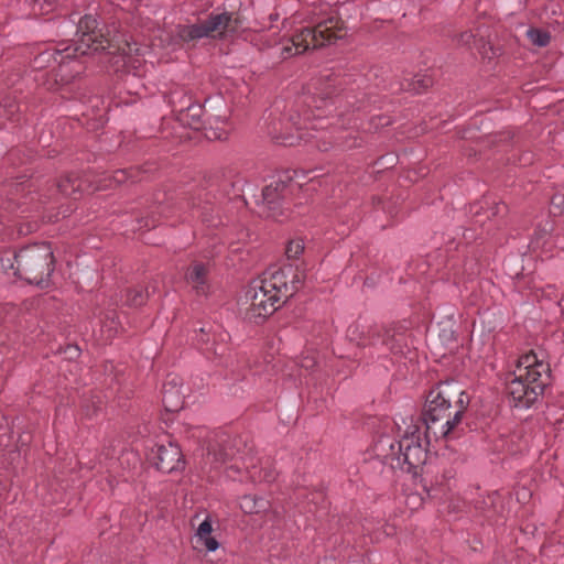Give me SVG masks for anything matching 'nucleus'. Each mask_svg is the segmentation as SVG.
Masks as SVG:
<instances>
[{"mask_svg":"<svg viewBox=\"0 0 564 564\" xmlns=\"http://www.w3.org/2000/svg\"><path fill=\"white\" fill-rule=\"evenodd\" d=\"M505 208H506V206L503 204L497 206L498 212H500V209H505Z\"/></svg>","mask_w":564,"mask_h":564,"instance_id":"35","label":"nucleus"},{"mask_svg":"<svg viewBox=\"0 0 564 564\" xmlns=\"http://www.w3.org/2000/svg\"><path fill=\"white\" fill-rule=\"evenodd\" d=\"M550 366L533 351L522 355L514 370L507 377V392L516 405L529 408L549 383Z\"/></svg>","mask_w":564,"mask_h":564,"instance_id":"7","label":"nucleus"},{"mask_svg":"<svg viewBox=\"0 0 564 564\" xmlns=\"http://www.w3.org/2000/svg\"><path fill=\"white\" fill-rule=\"evenodd\" d=\"M527 37L532 45L538 47H544L550 43L551 35L547 31L536 28H530L527 30Z\"/></svg>","mask_w":564,"mask_h":564,"instance_id":"24","label":"nucleus"},{"mask_svg":"<svg viewBox=\"0 0 564 564\" xmlns=\"http://www.w3.org/2000/svg\"><path fill=\"white\" fill-rule=\"evenodd\" d=\"M304 250V242L302 239L291 240L285 249L289 259H296Z\"/></svg>","mask_w":564,"mask_h":564,"instance_id":"27","label":"nucleus"},{"mask_svg":"<svg viewBox=\"0 0 564 564\" xmlns=\"http://www.w3.org/2000/svg\"><path fill=\"white\" fill-rule=\"evenodd\" d=\"M334 87L335 85L332 82L322 84L319 80H316L310 84L307 91L296 99L294 108L289 113L291 124L299 131L296 140H304L306 142L315 140L316 147L321 151H327L332 141L343 149H351L359 145L357 137L352 135V132L346 135H334L333 132H329V135L324 133L321 137L308 132V130L318 131L328 128V124H323L322 113L324 107L328 108L332 105L328 99L334 91ZM358 121L359 118H346V113L340 111L336 123L332 122L329 126L352 129L358 127Z\"/></svg>","mask_w":564,"mask_h":564,"instance_id":"1","label":"nucleus"},{"mask_svg":"<svg viewBox=\"0 0 564 564\" xmlns=\"http://www.w3.org/2000/svg\"><path fill=\"white\" fill-rule=\"evenodd\" d=\"M140 170L137 167L122 169L104 174L96 182H91L88 176L83 178L78 173H70L63 176L57 183L58 192L67 197L77 198L83 192L93 189H108L128 181H141Z\"/></svg>","mask_w":564,"mask_h":564,"instance_id":"10","label":"nucleus"},{"mask_svg":"<svg viewBox=\"0 0 564 564\" xmlns=\"http://www.w3.org/2000/svg\"><path fill=\"white\" fill-rule=\"evenodd\" d=\"M344 36L343 22L336 15L321 20L314 26L303 28L289 39L281 47L282 58L302 54L310 48H318Z\"/></svg>","mask_w":564,"mask_h":564,"instance_id":"9","label":"nucleus"},{"mask_svg":"<svg viewBox=\"0 0 564 564\" xmlns=\"http://www.w3.org/2000/svg\"><path fill=\"white\" fill-rule=\"evenodd\" d=\"M188 112L193 116V129H199L200 128V116L203 112V109L198 105H193V107L188 108Z\"/></svg>","mask_w":564,"mask_h":564,"instance_id":"28","label":"nucleus"},{"mask_svg":"<svg viewBox=\"0 0 564 564\" xmlns=\"http://www.w3.org/2000/svg\"><path fill=\"white\" fill-rule=\"evenodd\" d=\"M288 191V184L283 180L272 181L261 193V215L278 218L282 214L281 200Z\"/></svg>","mask_w":564,"mask_h":564,"instance_id":"15","label":"nucleus"},{"mask_svg":"<svg viewBox=\"0 0 564 564\" xmlns=\"http://www.w3.org/2000/svg\"><path fill=\"white\" fill-rule=\"evenodd\" d=\"M285 144L288 145H294L295 144V138L293 135L285 138Z\"/></svg>","mask_w":564,"mask_h":564,"instance_id":"33","label":"nucleus"},{"mask_svg":"<svg viewBox=\"0 0 564 564\" xmlns=\"http://www.w3.org/2000/svg\"><path fill=\"white\" fill-rule=\"evenodd\" d=\"M110 41L97 29V21L91 15L83 17L77 26V40L72 44H59L55 48H47L41 52L33 61L35 69L46 67L55 68L58 66L56 78L61 83H68L72 76L64 74V67L67 59L75 58L80 55H86L90 52L109 48Z\"/></svg>","mask_w":564,"mask_h":564,"instance_id":"6","label":"nucleus"},{"mask_svg":"<svg viewBox=\"0 0 564 564\" xmlns=\"http://www.w3.org/2000/svg\"><path fill=\"white\" fill-rule=\"evenodd\" d=\"M432 85V79L426 76H415L411 82L402 84V89L412 90L414 93H422Z\"/></svg>","mask_w":564,"mask_h":564,"instance_id":"25","label":"nucleus"},{"mask_svg":"<svg viewBox=\"0 0 564 564\" xmlns=\"http://www.w3.org/2000/svg\"><path fill=\"white\" fill-rule=\"evenodd\" d=\"M406 332V327L403 325H394L384 329L369 328L367 337L361 339L358 345L377 347L379 354L390 351L393 355H405L410 351Z\"/></svg>","mask_w":564,"mask_h":564,"instance_id":"12","label":"nucleus"},{"mask_svg":"<svg viewBox=\"0 0 564 564\" xmlns=\"http://www.w3.org/2000/svg\"><path fill=\"white\" fill-rule=\"evenodd\" d=\"M479 503L480 506L478 508L486 513L488 518L491 517V514H489L490 512H492V514H499L503 510L501 495L497 491L489 494Z\"/></svg>","mask_w":564,"mask_h":564,"instance_id":"22","label":"nucleus"},{"mask_svg":"<svg viewBox=\"0 0 564 564\" xmlns=\"http://www.w3.org/2000/svg\"><path fill=\"white\" fill-rule=\"evenodd\" d=\"M399 441L388 435L380 436L373 444V453L391 468L416 476L426 462L427 445L433 436L426 433L420 421L414 422L412 419L403 431L399 426Z\"/></svg>","mask_w":564,"mask_h":564,"instance_id":"4","label":"nucleus"},{"mask_svg":"<svg viewBox=\"0 0 564 564\" xmlns=\"http://www.w3.org/2000/svg\"><path fill=\"white\" fill-rule=\"evenodd\" d=\"M19 110V106L10 104L9 106H0V116H6L10 120H14V115Z\"/></svg>","mask_w":564,"mask_h":564,"instance_id":"29","label":"nucleus"},{"mask_svg":"<svg viewBox=\"0 0 564 564\" xmlns=\"http://www.w3.org/2000/svg\"><path fill=\"white\" fill-rule=\"evenodd\" d=\"M208 460L215 464V468L224 467L232 479L241 476L242 470L252 482H272L276 477L271 459L254 454L240 437L217 442L208 452Z\"/></svg>","mask_w":564,"mask_h":564,"instance_id":"5","label":"nucleus"},{"mask_svg":"<svg viewBox=\"0 0 564 564\" xmlns=\"http://www.w3.org/2000/svg\"><path fill=\"white\" fill-rule=\"evenodd\" d=\"M460 43H463L464 45H468L470 46L471 45V42L475 41V36L471 32H465L460 35Z\"/></svg>","mask_w":564,"mask_h":564,"instance_id":"31","label":"nucleus"},{"mask_svg":"<svg viewBox=\"0 0 564 564\" xmlns=\"http://www.w3.org/2000/svg\"><path fill=\"white\" fill-rule=\"evenodd\" d=\"M54 256L50 243H33L0 257V268L29 283L42 284L53 272Z\"/></svg>","mask_w":564,"mask_h":564,"instance_id":"8","label":"nucleus"},{"mask_svg":"<svg viewBox=\"0 0 564 564\" xmlns=\"http://www.w3.org/2000/svg\"><path fill=\"white\" fill-rule=\"evenodd\" d=\"M192 543L198 552H215L219 547V542L214 534V528L208 517L198 525Z\"/></svg>","mask_w":564,"mask_h":564,"instance_id":"18","label":"nucleus"},{"mask_svg":"<svg viewBox=\"0 0 564 564\" xmlns=\"http://www.w3.org/2000/svg\"><path fill=\"white\" fill-rule=\"evenodd\" d=\"M240 25L237 14L221 12L191 25L177 28V36L184 43L195 45L202 39H220L235 33Z\"/></svg>","mask_w":564,"mask_h":564,"instance_id":"11","label":"nucleus"},{"mask_svg":"<svg viewBox=\"0 0 564 564\" xmlns=\"http://www.w3.org/2000/svg\"><path fill=\"white\" fill-rule=\"evenodd\" d=\"M316 355L313 351H305L302 354L299 360L293 361V364L297 367V373L294 375L292 372L288 373L290 377H302L304 372H308L316 366Z\"/></svg>","mask_w":564,"mask_h":564,"instance_id":"23","label":"nucleus"},{"mask_svg":"<svg viewBox=\"0 0 564 564\" xmlns=\"http://www.w3.org/2000/svg\"><path fill=\"white\" fill-rule=\"evenodd\" d=\"M311 496H312V499L308 501V509H307L308 512H313L314 511V509L311 507V503L316 506L317 502L323 499V494L319 492V491L312 492Z\"/></svg>","mask_w":564,"mask_h":564,"instance_id":"30","label":"nucleus"},{"mask_svg":"<svg viewBox=\"0 0 564 564\" xmlns=\"http://www.w3.org/2000/svg\"><path fill=\"white\" fill-rule=\"evenodd\" d=\"M119 58L122 61V66L127 73H132L134 76H140V67L142 66L143 59L141 46L135 42L131 43L124 41L119 47Z\"/></svg>","mask_w":564,"mask_h":564,"instance_id":"17","label":"nucleus"},{"mask_svg":"<svg viewBox=\"0 0 564 564\" xmlns=\"http://www.w3.org/2000/svg\"><path fill=\"white\" fill-rule=\"evenodd\" d=\"M269 506L270 503L265 498L253 495H245L239 500L240 509L247 514L263 512Z\"/></svg>","mask_w":564,"mask_h":564,"instance_id":"21","label":"nucleus"},{"mask_svg":"<svg viewBox=\"0 0 564 564\" xmlns=\"http://www.w3.org/2000/svg\"><path fill=\"white\" fill-rule=\"evenodd\" d=\"M147 300V293L142 289H131L127 291L126 303L129 306H140Z\"/></svg>","mask_w":564,"mask_h":564,"instance_id":"26","label":"nucleus"},{"mask_svg":"<svg viewBox=\"0 0 564 564\" xmlns=\"http://www.w3.org/2000/svg\"><path fill=\"white\" fill-rule=\"evenodd\" d=\"M162 402L166 411L177 412L184 405V392L182 379L170 376L163 384Z\"/></svg>","mask_w":564,"mask_h":564,"instance_id":"16","label":"nucleus"},{"mask_svg":"<svg viewBox=\"0 0 564 564\" xmlns=\"http://www.w3.org/2000/svg\"><path fill=\"white\" fill-rule=\"evenodd\" d=\"M468 404L469 397L457 382H440L426 397L420 425L435 440L457 438L465 431L463 417Z\"/></svg>","mask_w":564,"mask_h":564,"instance_id":"3","label":"nucleus"},{"mask_svg":"<svg viewBox=\"0 0 564 564\" xmlns=\"http://www.w3.org/2000/svg\"><path fill=\"white\" fill-rule=\"evenodd\" d=\"M156 226V223L154 219H145V220H140L139 221V227L138 229H142V228H153Z\"/></svg>","mask_w":564,"mask_h":564,"instance_id":"32","label":"nucleus"},{"mask_svg":"<svg viewBox=\"0 0 564 564\" xmlns=\"http://www.w3.org/2000/svg\"><path fill=\"white\" fill-rule=\"evenodd\" d=\"M304 271L291 264L270 267L253 280L245 294V317L259 323L285 303L302 285Z\"/></svg>","mask_w":564,"mask_h":564,"instance_id":"2","label":"nucleus"},{"mask_svg":"<svg viewBox=\"0 0 564 564\" xmlns=\"http://www.w3.org/2000/svg\"><path fill=\"white\" fill-rule=\"evenodd\" d=\"M229 335L220 326H203L196 334V344L207 357H223L228 347Z\"/></svg>","mask_w":564,"mask_h":564,"instance_id":"14","label":"nucleus"},{"mask_svg":"<svg viewBox=\"0 0 564 564\" xmlns=\"http://www.w3.org/2000/svg\"><path fill=\"white\" fill-rule=\"evenodd\" d=\"M186 281L196 291L197 294H206L208 290L207 268L203 263H193L186 274Z\"/></svg>","mask_w":564,"mask_h":564,"instance_id":"19","label":"nucleus"},{"mask_svg":"<svg viewBox=\"0 0 564 564\" xmlns=\"http://www.w3.org/2000/svg\"><path fill=\"white\" fill-rule=\"evenodd\" d=\"M558 306L561 307L562 316L564 318V297L558 302Z\"/></svg>","mask_w":564,"mask_h":564,"instance_id":"34","label":"nucleus"},{"mask_svg":"<svg viewBox=\"0 0 564 564\" xmlns=\"http://www.w3.org/2000/svg\"><path fill=\"white\" fill-rule=\"evenodd\" d=\"M148 459L163 473L176 470L181 465V449L172 441H167V446L162 443H154L152 440L147 441Z\"/></svg>","mask_w":564,"mask_h":564,"instance_id":"13","label":"nucleus"},{"mask_svg":"<svg viewBox=\"0 0 564 564\" xmlns=\"http://www.w3.org/2000/svg\"><path fill=\"white\" fill-rule=\"evenodd\" d=\"M553 231V223L551 220H546L542 224H539L534 230L533 238L531 241L533 249L544 248L551 238ZM554 243L556 246L560 245L558 236H554Z\"/></svg>","mask_w":564,"mask_h":564,"instance_id":"20","label":"nucleus"}]
</instances>
